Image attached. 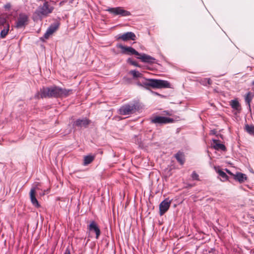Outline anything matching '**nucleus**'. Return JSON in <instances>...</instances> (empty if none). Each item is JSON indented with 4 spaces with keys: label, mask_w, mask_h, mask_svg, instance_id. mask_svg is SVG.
I'll list each match as a JSON object with an SVG mask.
<instances>
[{
    "label": "nucleus",
    "mask_w": 254,
    "mask_h": 254,
    "mask_svg": "<svg viewBox=\"0 0 254 254\" xmlns=\"http://www.w3.org/2000/svg\"><path fill=\"white\" fill-rule=\"evenodd\" d=\"M72 90L63 88L56 85L43 87L40 89L41 98L66 97L71 94Z\"/></svg>",
    "instance_id": "1"
},
{
    "label": "nucleus",
    "mask_w": 254,
    "mask_h": 254,
    "mask_svg": "<svg viewBox=\"0 0 254 254\" xmlns=\"http://www.w3.org/2000/svg\"><path fill=\"white\" fill-rule=\"evenodd\" d=\"M142 87L148 88L151 87L153 88H164L170 86V83L166 80L155 79H145L142 81Z\"/></svg>",
    "instance_id": "2"
},
{
    "label": "nucleus",
    "mask_w": 254,
    "mask_h": 254,
    "mask_svg": "<svg viewBox=\"0 0 254 254\" xmlns=\"http://www.w3.org/2000/svg\"><path fill=\"white\" fill-rule=\"evenodd\" d=\"M139 109L136 102H131L122 106L118 110L120 115L123 116L130 115L134 114Z\"/></svg>",
    "instance_id": "3"
},
{
    "label": "nucleus",
    "mask_w": 254,
    "mask_h": 254,
    "mask_svg": "<svg viewBox=\"0 0 254 254\" xmlns=\"http://www.w3.org/2000/svg\"><path fill=\"white\" fill-rule=\"evenodd\" d=\"M106 10L114 15H119L123 17L128 16L131 14L129 11L125 10L122 7H109Z\"/></svg>",
    "instance_id": "4"
},
{
    "label": "nucleus",
    "mask_w": 254,
    "mask_h": 254,
    "mask_svg": "<svg viewBox=\"0 0 254 254\" xmlns=\"http://www.w3.org/2000/svg\"><path fill=\"white\" fill-rule=\"evenodd\" d=\"M0 38H4L7 35L9 30V24L7 21L3 18H0Z\"/></svg>",
    "instance_id": "5"
},
{
    "label": "nucleus",
    "mask_w": 254,
    "mask_h": 254,
    "mask_svg": "<svg viewBox=\"0 0 254 254\" xmlns=\"http://www.w3.org/2000/svg\"><path fill=\"white\" fill-rule=\"evenodd\" d=\"M174 121V120L172 118L157 116L153 117L151 118V123L155 124L163 125L169 123H172Z\"/></svg>",
    "instance_id": "6"
},
{
    "label": "nucleus",
    "mask_w": 254,
    "mask_h": 254,
    "mask_svg": "<svg viewBox=\"0 0 254 254\" xmlns=\"http://www.w3.org/2000/svg\"><path fill=\"white\" fill-rule=\"evenodd\" d=\"M117 47L122 49L121 52L123 54L134 55L136 56L140 55V53L131 47H127L122 44H118Z\"/></svg>",
    "instance_id": "7"
},
{
    "label": "nucleus",
    "mask_w": 254,
    "mask_h": 254,
    "mask_svg": "<svg viewBox=\"0 0 254 254\" xmlns=\"http://www.w3.org/2000/svg\"><path fill=\"white\" fill-rule=\"evenodd\" d=\"M28 17L24 13L20 14L16 22L15 27L17 28L24 27L28 23Z\"/></svg>",
    "instance_id": "8"
},
{
    "label": "nucleus",
    "mask_w": 254,
    "mask_h": 254,
    "mask_svg": "<svg viewBox=\"0 0 254 254\" xmlns=\"http://www.w3.org/2000/svg\"><path fill=\"white\" fill-rule=\"evenodd\" d=\"M136 58L137 59L140 60L142 62L144 63H147L149 64L157 63V60L155 58L144 53H140V55H137Z\"/></svg>",
    "instance_id": "9"
},
{
    "label": "nucleus",
    "mask_w": 254,
    "mask_h": 254,
    "mask_svg": "<svg viewBox=\"0 0 254 254\" xmlns=\"http://www.w3.org/2000/svg\"><path fill=\"white\" fill-rule=\"evenodd\" d=\"M171 201L169 199L166 198L163 200L159 205V213L161 216L163 215L169 208Z\"/></svg>",
    "instance_id": "10"
},
{
    "label": "nucleus",
    "mask_w": 254,
    "mask_h": 254,
    "mask_svg": "<svg viewBox=\"0 0 254 254\" xmlns=\"http://www.w3.org/2000/svg\"><path fill=\"white\" fill-rule=\"evenodd\" d=\"M88 230L91 232H94L96 235V239H98L101 234L100 229L97 224L94 221H92L87 227Z\"/></svg>",
    "instance_id": "11"
},
{
    "label": "nucleus",
    "mask_w": 254,
    "mask_h": 254,
    "mask_svg": "<svg viewBox=\"0 0 254 254\" xmlns=\"http://www.w3.org/2000/svg\"><path fill=\"white\" fill-rule=\"evenodd\" d=\"M117 39H122L124 41H127L129 40H135L136 36L135 34L132 32H127L122 35H119L117 38Z\"/></svg>",
    "instance_id": "12"
},
{
    "label": "nucleus",
    "mask_w": 254,
    "mask_h": 254,
    "mask_svg": "<svg viewBox=\"0 0 254 254\" xmlns=\"http://www.w3.org/2000/svg\"><path fill=\"white\" fill-rule=\"evenodd\" d=\"M37 189H38L37 185L36 187L31 188L30 191V198L33 205L36 207H39L40 205L36 198V190Z\"/></svg>",
    "instance_id": "13"
},
{
    "label": "nucleus",
    "mask_w": 254,
    "mask_h": 254,
    "mask_svg": "<svg viewBox=\"0 0 254 254\" xmlns=\"http://www.w3.org/2000/svg\"><path fill=\"white\" fill-rule=\"evenodd\" d=\"M90 122V121L86 118L78 119L74 122L73 125L78 127H86Z\"/></svg>",
    "instance_id": "14"
},
{
    "label": "nucleus",
    "mask_w": 254,
    "mask_h": 254,
    "mask_svg": "<svg viewBox=\"0 0 254 254\" xmlns=\"http://www.w3.org/2000/svg\"><path fill=\"white\" fill-rule=\"evenodd\" d=\"M230 105L232 108L236 111L235 114L241 112L242 110L241 106L237 99L232 100L230 102Z\"/></svg>",
    "instance_id": "15"
},
{
    "label": "nucleus",
    "mask_w": 254,
    "mask_h": 254,
    "mask_svg": "<svg viewBox=\"0 0 254 254\" xmlns=\"http://www.w3.org/2000/svg\"><path fill=\"white\" fill-rule=\"evenodd\" d=\"M234 179L238 181L240 183H243L247 179L246 175L242 173H237L234 175Z\"/></svg>",
    "instance_id": "16"
},
{
    "label": "nucleus",
    "mask_w": 254,
    "mask_h": 254,
    "mask_svg": "<svg viewBox=\"0 0 254 254\" xmlns=\"http://www.w3.org/2000/svg\"><path fill=\"white\" fill-rule=\"evenodd\" d=\"M214 168L219 176L221 177V181L224 182L228 180V177L226 173L220 169L219 166H215Z\"/></svg>",
    "instance_id": "17"
},
{
    "label": "nucleus",
    "mask_w": 254,
    "mask_h": 254,
    "mask_svg": "<svg viewBox=\"0 0 254 254\" xmlns=\"http://www.w3.org/2000/svg\"><path fill=\"white\" fill-rule=\"evenodd\" d=\"M175 157L177 161L181 164L183 165L185 163V155L183 152L179 151L175 155Z\"/></svg>",
    "instance_id": "18"
},
{
    "label": "nucleus",
    "mask_w": 254,
    "mask_h": 254,
    "mask_svg": "<svg viewBox=\"0 0 254 254\" xmlns=\"http://www.w3.org/2000/svg\"><path fill=\"white\" fill-rule=\"evenodd\" d=\"M60 26V23L59 22L56 21L54 23L51 24L50 26L48 27L47 30H48L50 33L52 34L54 32H55L59 28Z\"/></svg>",
    "instance_id": "19"
},
{
    "label": "nucleus",
    "mask_w": 254,
    "mask_h": 254,
    "mask_svg": "<svg viewBox=\"0 0 254 254\" xmlns=\"http://www.w3.org/2000/svg\"><path fill=\"white\" fill-rule=\"evenodd\" d=\"M213 142L215 143V144L213 146V147L216 150H219L220 149L222 151H225L226 149V148L225 146L222 144L218 143V140L216 139H213Z\"/></svg>",
    "instance_id": "20"
},
{
    "label": "nucleus",
    "mask_w": 254,
    "mask_h": 254,
    "mask_svg": "<svg viewBox=\"0 0 254 254\" xmlns=\"http://www.w3.org/2000/svg\"><path fill=\"white\" fill-rule=\"evenodd\" d=\"M95 156L93 155H87L84 158V165H87L91 163L94 159Z\"/></svg>",
    "instance_id": "21"
},
{
    "label": "nucleus",
    "mask_w": 254,
    "mask_h": 254,
    "mask_svg": "<svg viewBox=\"0 0 254 254\" xmlns=\"http://www.w3.org/2000/svg\"><path fill=\"white\" fill-rule=\"evenodd\" d=\"M245 129L249 134L254 135V126L247 124L245 125Z\"/></svg>",
    "instance_id": "22"
},
{
    "label": "nucleus",
    "mask_w": 254,
    "mask_h": 254,
    "mask_svg": "<svg viewBox=\"0 0 254 254\" xmlns=\"http://www.w3.org/2000/svg\"><path fill=\"white\" fill-rule=\"evenodd\" d=\"M245 102L248 105L249 108H250V102L252 100V96L250 92H248L245 98Z\"/></svg>",
    "instance_id": "23"
},
{
    "label": "nucleus",
    "mask_w": 254,
    "mask_h": 254,
    "mask_svg": "<svg viewBox=\"0 0 254 254\" xmlns=\"http://www.w3.org/2000/svg\"><path fill=\"white\" fill-rule=\"evenodd\" d=\"M129 73L132 75L134 78L141 77L142 76V74L141 73L136 70H130Z\"/></svg>",
    "instance_id": "24"
},
{
    "label": "nucleus",
    "mask_w": 254,
    "mask_h": 254,
    "mask_svg": "<svg viewBox=\"0 0 254 254\" xmlns=\"http://www.w3.org/2000/svg\"><path fill=\"white\" fill-rule=\"evenodd\" d=\"M127 62L135 66H136V67L139 66V64H137V63L136 61L133 60L131 58H128L127 60Z\"/></svg>",
    "instance_id": "25"
},
{
    "label": "nucleus",
    "mask_w": 254,
    "mask_h": 254,
    "mask_svg": "<svg viewBox=\"0 0 254 254\" xmlns=\"http://www.w3.org/2000/svg\"><path fill=\"white\" fill-rule=\"evenodd\" d=\"M191 178L193 180H199V176L195 171L192 172L191 174Z\"/></svg>",
    "instance_id": "26"
},
{
    "label": "nucleus",
    "mask_w": 254,
    "mask_h": 254,
    "mask_svg": "<svg viewBox=\"0 0 254 254\" xmlns=\"http://www.w3.org/2000/svg\"><path fill=\"white\" fill-rule=\"evenodd\" d=\"M51 35H52V34L50 33V32H49L48 30H47L46 33L44 35L43 38H44L46 39H47L49 38V37H50V36Z\"/></svg>",
    "instance_id": "27"
},
{
    "label": "nucleus",
    "mask_w": 254,
    "mask_h": 254,
    "mask_svg": "<svg viewBox=\"0 0 254 254\" xmlns=\"http://www.w3.org/2000/svg\"><path fill=\"white\" fill-rule=\"evenodd\" d=\"M204 81H205V85H210L211 84V80L210 78H205L204 79Z\"/></svg>",
    "instance_id": "28"
},
{
    "label": "nucleus",
    "mask_w": 254,
    "mask_h": 254,
    "mask_svg": "<svg viewBox=\"0 0 254 254\" xmlns=\"http://www.w3.org/2000/svg\"><path fill=\"white\" fill-rule=\"evenodd\" d=\"M4 8L6 9V10H9L11 8V4L10 3H6V4H5L4 5Z\"/></svg>",
    "instance_id": "29"
},
{
    "label": "nucleus",
    "mask_w": 254,
    "mask_h": 254,
    "mask_svg": "<svg viewBox=\"0 0 254 254\" xmlns=\"http://www.w3.org/2000/svg\"><path fill=\"white\" fill-rule=\"evenodd\" d=\"M209 253L212 254H217V252L215 249H211L210 251H209Z\"/></svg>",
    "instance_id": "30"
},
{
    "label": "nucleus",
    "mask_w": 254,
    "mask_h": 254,
    "mask_svg": "<svg viewBox=\"0 0 254 254\" xmlns=\"http://www.w3.org/2000/svg\"><path fill=\"white\" fill-rule=\"evenodd\" d=\"M64 254H70V250L68 248H67L64 253Z\"/></svg>",
    "instance_id": "31"
},
{
    "label": "nucleus",
    "mask_w": 254,
    "mask_h": 254,
    "mask_svg": "<svg viewBox=\"0 0 254 254\" xmlns=\"http://www.w3.org/2000/svg\"><path fill=\"white\" fill-rule=\"evenodd\" d=\"M225 170L228 174L234 177V174H233L229 170L226 169Z\"/></svg>",
    "instance_id": "32"
},
{
    "label": "nucleus",
    "mask_w": 254,
    "mask_h": 254,
    "mask_svg": "<svg viewBox=\"0 0 254 254\" xmlns=\"http://www.w3.org/2000/svg\"><path fill=\"white\" fill-rule=\"evenodd\" d=\"M66 1V0H63L62 1H61L60 3H59V5L60 6L63 5L64 4V3Z\"/></svg>",
    "instance_id": "33"
},
{
    "label": "nucleus",
    "mask_w": 254,
    "mask_h": 254,
    "mask_svg": "<svg viewBox=\"0 0 254 254\" xmlns=\"http://www.w3.org/2000/svg\"><path fill=\"white\" fill-rule=\"evenodd\" d=\"M136 84H137L138 86H142V82H139V81H138V82H137L136 83Z\"/></svg>",
    "instance_id": "34"
},
{
    "label": "nucleus",
    "mask_w": 254,
    "mask_h": 254,
    "mask_svg": "<svg viewBox=\"0 0 254 254\" xmlns=\"http://www.w3.org/2000/svg\"><path fill=\"white\" fill-rule=\"evenodd\" d=\"M165 113V115H171V114L169 113V112L168 111H164V112Z\"/></svg>",
    "instance_id": "35"
},
{
    "label": "nucleus",
    "mask_w": 254,
    "mask_h": 254,
    "mask_svg": "<svg viewBox=\"0 0 254 254\" xmlns=\"http://www.w3.org/2000/svg\"><path fill=\"white\" fill-rule=\"evenodd\" d=\"M252 85L254 86V80L252 81Z\"/></svg>",
    "instance_id": "36"
},
{
    "label": "nucleus",
    "mask_w": 254,
    "mask_h": 254,
    "mask_svg": "<svg viewBox=\"0 0 254 254\" xmlns=\"http://www.w3.org/2000/svg\"><path fill=\"white\" fill-rule=\"evenodd\" d=\"M211 131L212 132V133H213V134H214V133H215V131H214V130H212Z\"/></svg>",
    "instance_id": "37"
}]
</instances>
